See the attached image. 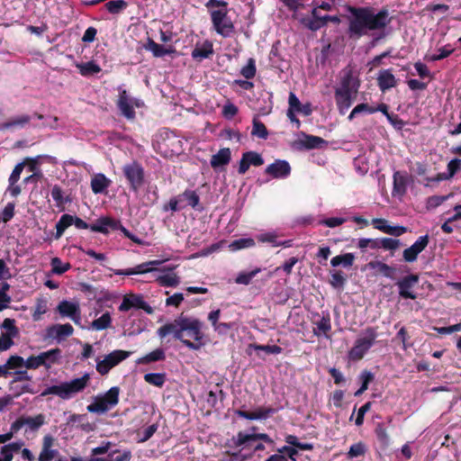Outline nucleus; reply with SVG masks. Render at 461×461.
Here are the masks:
<instances>
[{"mask_svg": "<svg viewBox=\"0 0 461 461\" xmlns=\"http://www.w3.org/2000/svg\"><path fill=\"white\" fill-rule=\"evenodd\" d=\"M157 282L158 283L159 285L164 287H176L179 285L180 278L176 274L172 273L159 276L157 278Z\"/></svg>", "mask_w": 461, "mask_h": 461, "instance_id": "obj_41", "label": "nucleus"}, {"mask_svg": "<svg viewBox=\"0 0 461 461\" xmlns=\"http://www.w3.org/2000/svg\"><path fill=\"white\" fill-rule=\"evenodd\" d=\"M42 366L46 369L52 367L58 362V350L50 349L41 353Z\"/></svg>", "mask_w": 461, "mask_h": 461, "instance_id": "obj_44", "label": "nucleus"}, {"mask_svg": "<svg viewBox=\"0 0 461 461\" xmlns=\"http://www.w3.org/2000/svg\"><path fill=\"white\" fill-rule=\"evenodd\" d=\"M23 447V442L17 441L5 445L0 449V456L5 461H12L14 455Z\"/></svg>", "mask_w": 461, "mask_h": 461, "instance_id": "obj_34", "label": "nucleus"}, {"mask_svg": "<svg viewBox=\"0 0 461 461\" xmlns=\"http://www.w3.org/2000/svg\"><path fill=\"white\" fill-rule=\"evenodd\" d=\"M73 215L65 213L59 218V237L63 234L66 229L73 225L74 223Z\"/></svg>", "mask_w": 461, "mask_h": 461, "instance_id": "obj_60", "label": "nucleus"}, {"mask_svg": "<svg viewBox=\"0 0 461 461\" xmlns=\"http://www.w3.org/2000/svg\"><path fill=\"white\" fill-rule=\"evenodd\" d=\"M366 446L362 442L353 444L348 452V457L354 458V457L364 456L366 453Z\"/></svg>", "mask_w": 461, "mask_h": 461, "instance_id": "obj_59", "label": "nucleus"}, {"mask_svg": "<svg viewBox=\"0 0 461 461\" xmlns=\"http://www.w3.org/2000/svg\"><path fill=\"white\" fill-rule=\"evenodd\" d=\"M419 282V276L416 274H410L400 279L396 285L399 289V295L403 299H416L417 294L411 291V288Z\"/></svg>", "mask_w": 461, "mask_h": 461, "instance_id": "obj_13", "label": "nucleus"}, {"mask_svg": "<svg viewBox=\"0 0 461 461\" xmlns=\"http://www.w3.org/2000/svg\"><path fill=\"white\" fill-rule=\"evenodd\" d=\"M304 140L301 141V144L306 149H313L321 147L326 141L318 136L303 134Z\"/></svg>", "mask_w": 461, "mask_h": 461, "instance_id": "obj_42", "label": "nucleus"}, {"mask_svg": "<svg viewBox=\"0 0 461 461\" xmlns=\"http://www.w3.org/2000/svg\"><path fill=\"white\" fill-rule=\"evenodd\" d=\"M261 272L260 267H257L249 272H241L235 278V283L239 285H248L251 283V280Z\"/></svg>", "mask_w": 461, "mask_h": 461, "instance_id": "obj_49", "label": "nucleus"}, {"mask_svg": "<svg viewBox=\"0 0 461 461\" xmlns=\"http://www.w3.org/2000/svg\"><path fill=\"white\" fill-rule=\"evenodd\" d=\"M159 264H160V261H158V260L148 261V262L137 265L136 267H131V268L115 270L114 274L118 275V276H131V275L146 274V273L151 272L154 269V267L158 266Z\"/></svg>", "mask_w": 461, "mask_h": 461, "instance_id": "obj_23", "label": "nucleus"}, {"mask_svg": "<svg viewBox=\"0 0 461 461\" xmlns=\"http://www.w3.org/2000/svg\"><path fill=\"white\" fill-rule=\"evenodd\" d=\"M256 72H257V68H256L255 59L252 58H249L247 65L241 68L240 74L246 79L250 80L256 76Z\"/></svg>", "mask_w": 461, "mask_h": 461, "instance_id": "obj_57", "label": "nucleus"}, {"mask_svg": "<svg viewBox=\"0 0 461 461\" xmlns=\"http://www.w3.org/2000/svg\"><path fill=\"white\" fill-rule=\"evenodd\" d=\"M179 200L185 199L187 201L188 205H190L194 209H197L200 197L197 193L194 190H185L181 194L178 195Z\"/></svg>", "mask_w": 461, "mask_h": 461, "instance_id": "obj_48", "label": "nucleus"}, {"mask_svg": "<svg viewBox=\"0 0 461 461\" xmlns=\"http://www.w3.org/2000/svg\"><path fill=\"white\" fill-rule=\"evenodd\" d=\"M348 12L347 33L350 39L358 40L370 32L384 31L392 23L386 7L381 8L377 13L370 6L348 5Z\"/></svg>", "mask_w": 461, "mask_h": 461, "instance_id": "obj_1", "label": "nucleus"}, {"mask_svg": "<svg viewBox=\"0 0 461 461\" xmlns=\"http://www.w3.org/2000/svg\"><path fill=\"white\" fill-rule=\"evenodd\" d=\"M375 379V375L368 370H363L359 375V380L361 381L360 388L366 391L369 384Z\"/></svg>", "mask_w": 461, "mask_h": 461, "instance_id": "obj_62", "label": "nucleus"}, {"mask_svg": "<svg viewBox=\"0 0 461 461\" xmlns=\"http://www.w3.org/2000/svg\"><path fill=\"white\" fill-rule=\"evenodd\" d=\"M372 224L375 229L379 230L380 231L399 237L407 232V228L404 226H390L388 225V221L383 218H375L372 220Z\"/></svg>", "mask_w": 461, "mask_h": 461, "instance_id": "obj_18", "label": "nucleus"}, {"mask_svg": "<svg viewBox=\"0 0 461 461\" xmlns=\"http://www.w3.org/2000/svg\"><path fill=\"white\" fill-rule=\"evenodd\" d=\"M429 241V235L420 236L418 240L409 248L405 249L402 252L403 260L407 263L415 262L420 253H421Z\"/></svg>", "mask_w": 461, "mask_h": 461, "instance_id": "obj_14", "label": "nucleus"}, {"mask_svg": "<svg viewBox=\"0 0 461 461\" xmlns=\"http://www.w3.org/2000/svg\"><path fill=\"white\" fill-rule=\"evenodd\" d=\"M1 327L5 330V333L4 334L10 336L12 339L15 338L19 333L18 329L15 326V321L14 319H5Z\"/></svg>", "mask_w": 461, "mask_h": 461, "instance_id": "obj_58", "label": "nucleus"}, {"mask_svg": "<svg viewBox=\"0 0 461 461\" xmlns=\"http://www.w3.org/2000/svg\"><path fill=\"white\" fill-rule=\"evenodd\" d=\"M76 68L83 77H91L98 74L102 69L95 61L77 63Z\"/></svg>", "mask_w": 461, "mask_h": 461, "instance_id": "obj_33", "label": "nucleus"}, {"mask_svg": "<svg viewBox=\"0 0 461 461\" xmlns=\"http://www.w3.org/2000/svg\"><path fill=\"white\" fill-rule=\"evenodd\" d=\"M461 169V159L453 158L447 164V176H454Z\"/></svg>", "mask_w": 461, "mask_h": 461, "instance_id": "obj_64", "label": "nucleus"}, {"mask_svg": "<svg viewBox=\"0 0 461 461\" xmlns=\"http://www.w3.org/2000/svg\"><path fill=\"white\" fill-rule=\"evenodd\" d=\"M230 149L229 148H222L216 154L212 156L210 164L213 169H216L220 167L227 166L230 162Z\"/></svg>", "mask_w": 461, "mask_h": 461, "instance_id": "obj_28", "label": "nucleus"}, {"mask_svg": "<svg viewBox=\"0 0 461 461\" xmlns=\"http://www.w3.org/2000/svg\"><path fill=\"white\" fill-rule=\"evenodd\" d=\"M131 354L130 351L113 350L106 355L103 360L96 362V371L102 375H107L113 367L129 357Z\"/></svg>", "mask_w": 461, "mask_h": 461, "instance_id": "obj_11", "label": "nucleus"}, {"mask_svg": "<svg viewBox=\"0 0 461 461\" xmlns=\"http://www.w3.org/2000/svg\"><path fill=\"white\" fill-rule=\"evenodd\" d=\"M54 438L50 436L44 437L42 450L40 454L38 461H50L54 457L55 451L51 448Z\"/></svg>", "mask_w": 461, "mask_h": 461, "instance_id": "obj_32", "label": "nucleus"}, {"mask_svg": "<svg viewBox=\"0 0 461 461\" xmlns=\"http://www.w3.org/2000/svg\"><path fill=\"white\" fill-rule=\"evenodd\" d=\"M144 380L149 384L162 387L166 382V375L164 373H148L144 375Z\"/></svg>", "mask_w": 461, "mask_h": 461, "instance_id": "obj_50", "label": "nucleus"}, {"mask_svg": "<svg viewBox=\"0 0 461 461\" xmlns=\"http://www.w3.org/2000/svg\"><path fill=\"white\" fill-rule=\"evenodd\" d=\"M112 318L109 312H104L101 317L91 322V328L95 330H103L110 327Z\"/></svg>", "mask_w": 461, "mask_h": 461, "instance_id": "obj_43", "label": "nucleus"}, {"mask_svg": "<svg viewBox=\"0 0 461 461\" xmlns=\"http://www.w3.org/2000/svg\"><path fill=\"white\" fill-rule=\"evenodd\" d=\"M264 164L263 157L256 151H247L242 154L239 163L238 173L244 175L250 166L260 167Z\"/></svg>", "mask_w": 461, "mask_h": 461, "instance_id": "obj_15", "label": "nucleus"}, {"mask_svg": "<svg viewBox=\"0 0 461 461\" xmlns=\"http://www.w3.org/2000/svg\"><path fill=\"white\" fill-rule=\"evenodd\" d=\"M203 323L192 317L184 316L183 318V339H190L192 343L199 345V349L203 345V339L204 334L203 332Z\"/></svg>", "mask_w": 461, "mask_h": 461, "instance_id": "obj_8", "label": "nucleus"}, {"mask_svg": "<svg viewBox=\"0 0 461 461\" xmlns=\"http://www.w3.org/2000/svg\"><path fill=\"white\" fill-rule=\"evenodd\" d=\"M36 115L29 116L26 114L17 115L10 118L5 122L0 124V131H14L22 129L27 125Z\"/></svg>", "mask_w": 461, "mask_h": 461, "instance_id": "obj_25", "label": "nucleus"}, {"mask_svg": "<svg viewBox=\"0 0 461 461\" xmlns=\"http://www.w3.org/2000/svg\"><path fill=\"white\" fill-rule=\"evenodd\" d=\"M393 193L398 194H404L407 189V178L406 176L399 171L394 172L393 176Z\"/></svg>", "mask_w": 461, "mask_h": 461, "instance_id": "obj_37", "label": "nucleus"}, {"mask_svg": "<svg viewBox=\"0 0 461 461\" xmlns=\"http://www.w3.org/2000/svg\"><path fill=\"white\" fill-rule=\"evenodd\" d=\"M276 410L272 407H259L256 409L254 411H247L243 410L235 411V414L237 416L250 420L267 419L268 416L274 414Z\"/></svg>", "mask_w": 461, "mask_h": 461, "instance_id": "obj_22", "label": "nucleus"}, {"mask_svg": "<svg viewBox=\"0 0 461 461\" xmlns=\"http://www.w3.org/2000/svg\"><path fill=\"white\" fill-rule=\"evenodd\" d=\"M265 173L273 178H285L291 174V167L286 160L276 159L267 167Z\"/></svg>", "mask_w": 461, "mask_h": 461, "instance_id": "obj_17", "label": "nucleus"}, {"mask_svg": "<svg viewBox=\"0 0 461 461\" xmlns=\"http://www.w3.org/2000/svg\"><path fill=\"white\" fill-rule=\"evenodd\" d=\"M377 86L382 93H385L389 89L395 87L398 85V80L392 72V69H381L378 72Z\"/></svg>", "mask_w": 461, "mask_h": 461, "instance_id": "obj_19", "label": "nucleus"}, {"mask_svg": "<svg viewBox=\"0 0 461 461\" xmlns=\"http://www.w3.org/2000/svg\"><path fill=\"white\" fill-rule=\"evenodd\" d=\"M59 316L69 318L74 323L79 325L81 321V311L77 303L62 301L59 303Z\"/></svg>", "mask_w": 461, "mask_h": 461, "instance_id": "obj_16", "label": "nucleus"}, {"mask_svg": "<svg viewBox=\"0 0 461 461\" xmlns=\"http://www.w3.org/2000/svg\"><path fill=\"white\" fill-rule=\"evenodd\" d=\"M360 113L372 114L375 113V110H373V106L369 105L366 103L358 104L353 108V110L348 116V120L351 122L357 115Z\"/></svg>", "mask_w": 461, "mask_h": 461, "instance_id": "obj_52", "label": "nucleus"}, {"mask_svg": "<svg viewBox=\"0 0 461 461\" xmlns=\"http://www.w3.org/2000/svg\"><path fill=\"white\" fill-rule=\"evenodd\" d=\"M122 171L130 190L138 193L145 184V170L142 165L137 160H132L123 165Z\"/></svg>", "mask_w": 461, "mask_h": 461, "instance_id": "obj_4", "label": "nucleus"}, {"mask_svg": "<svg viewBox=\"0 0 461 461\" xmlns=\"http://www.w3.org/2000/svg\"><path fill=\"white\" fill-rule=\"evenodd\" d=\"M144 49L151 51L155 58H161L167 55V48L155 42L151 38H148L147 42L144 44Z\"/></svg>", "mask_w": 461, "mask_h": 461, "instance_id": "obj_39", "label": "nucleus"}, {"mask_svg": "<svg viewBox=\"0 0 461 461\" xmlns=\"http://www.w3.org/2000/svg\"><path fill=\"white\" fill-rule=\"evenodd\" d=\"M166 354L162 348H157L149 354L140 357L136 362L139 365H147L151 362L162 361L165 360Z\"/></svg>", "mask_w": 461, "mask_h": 461, "instance_id": "obj_35", "label": "nucleus"}, {"mask_svg": "<svg viewBox=\"0 0 461 461\" xmlns=\"http://www.w3.org/2000/svg\"><path fill=\"white\" fill-rule=\"evenodd\" d=\"M378 245V239L361 238L357 241V247L361 249H364L366 248L377 249Z\"/></svg>", "mask_w": 461, "mask_h": 461, "instance_id": "obj_61", "label": "nucleus"}, {"mask_svg": "<svg viewBox=\"0 0 461 461\" xmlns=\"http://www.w3.org/2000/svg\"><path fill=\"white\" fill-rule=\"evenodd\" d=\"M288 104L296 113H302L305 116H309L312 112L311 104H302L298 97L293 92L289 94Z\"/></svg>", "mask_w": 461, "mask_h": 461, "instance_id": "obj_31", "label": "nucleus"}, {"mask_svg": "<svg viewBox=\"0 0 461 461\" xmlns=\"http://www.w3.org/2000/svg\"><path fill=\"white\" fill-rule=\"evenodd\" d=\"M355 256L353 253H345L332 258L330 265L334 267L342 265L344 267L348 268L353 266Z\"/></svg>", "mask_w": 461, "mask_h": 461, "instance_id": "obj_38", "label": "nucleus"}, {"mask_svg": "<svg viewBox=\"0 0 461 461\" xmlns=\"http://www.w3.org/2000/svg\"><path fill=\"white\" fill-rule=\"evenodd\" d=\"M211 21L215 32L224 37H230L235 32V26L228 16V8L210 11Z\"/></svg>", "mask_w": 461, "mask_h": 461, "instance_id": "obj_6", "label": "nucleus"}, {"mask_svg": "<svg viewBox=\"0 0 461 461\" xmlns=\"http://www.w3.org/2000/svg\"><path fill=\"white\" fill-rule=\"evenodd\" d=\"M120 388L111 387L104 395L96 396L94 402L86 407L91 413H104L119 402Z\"/></svg>", "mask_w": 461, "mask_h": 461, "instance_id": "obj_5", "label": "nucleus"}, {"mask_svg": "<svg viewBox=\"0 0 461 461\" xmlns=\"http://www.w3.org/2000/svg\"><path fill=\"white\" fill-rule=\"evenodd\" d=\"M334 98L339 113L341 115H344L347 113V111L350 108L354 100L356 99L355 97H352L348 95H343L340 92L336 91H334Z\"/></svg>", "mask_w": 461, "mask_h": 461, "instance_id": "obj_30", "label": "nucleus"}, {"mask_svg": "<svg viewBox=\"0 0 461 461\" xmlns=\"http://www.w3.org/2000/svg\"><path fill=\"white\" fill-rule=\"evenodd\" d=\"M367 267L371 269H377L384 276L394 278L395 268L381 261H370Z\"/></svg>", "mask_w": 461, "mask_h": 461, "instance_id": "obj_36", "label": "nucleus"}, {"mask_svg": "<svg viewBox=\"0 0 461 461\" xmlns=\"http://www.w3.org/2000/svg\"><path fill=\"white\" fill-rule=\"evenodd\" d=\"M26 360H24L22 357L19 356H12L6 362L8 370L9 369H17L16 374L23 375L25 372L21 371V368H26Z\"/></svg>", "mask_w": 461, "mask_h": 461, "instance_id": "obj_46", "label": "nucleus"}, {"mask_svg": "<svg viewBox=\"0 0 461 461\" xmlns=\"http://www.w3.org/2000/svg\"><path fill=\"white\" fill-rule=\"evenodd\" d=\"M119 221L111 217H100L96 221L90 225V230L93 232H99L103 234H108L110 230H118Z\"/></svg>", "mask_w": 461, "mask_h": 461, "instance_id": "obj_20", "label": "nucleus"}, {"mask_svg": "<svg viewBox=\"0 0 461 461\" xmlns=\"http://www.w3.org/2000/svg\"><path fill=\"white\" fill-rule=\"evenodd\" d=\"M128 6V3L124 0H112L105 3V9L112 14H120Z\"/></svg>", "mask_w": 461, "mask_h": 461, "instance_id": "obj_47", "label": "nucleus"}, {"mask_svg": "<svg viewBox=\"0 0 461 461\" xmlns=\"http://www.w3.org/2000/svg\"><path fill=\"white\" fill-rule=\"evenodd\" d=\"M339 86L350 88L353 90L352 92H358L360 80L353 75L352 69L344 70Z\"/></svg>", "mask_w": 461, "mask_h": 461, "instance_id": "obj_29", "label": "nucleus"}, {"mask_svg": "<svg viewBox=\"0 0 461 461\" xmlns=\"http://www.w3.org/2000/svg\"><path fill=\"white\" fill-rule=\"evenodd\" d=\"M49 310V302L46 298H39L36 302L33 313H32V319L33 321H40L42 319V316L48 312Z\"/></svg>", "mask_w": 461, "mask_h": 461, "instance_id": "obj_40", "label": "nucleus"}, {"mask_svg": "<svg viewBox=\"0 0 461 461\" xmlns=\"http://www.w3.org/2000/svg\"><path fill=\"white\" fill-rule=\"evenodd\" d=\"M112 181L103 173L95 174L91 178V189L95 194L106 193Z\"/></svg>", "mask_w": 461, "mask_h": 461, "instance_id": "obj_26", "label": "nucleus"}, {"mask_svg": "<svg viewBox=\"0 0 461 461\" xmlns=\"http://www.w3.org/2000/svg\"><path fill=\"white\" fill-rule=\"evenodd\" d=\"M365 337L358 338L354 346L348 351V358L351 361L361 360L366 352L375 344V339L377 338L376 329L374 327H368L364 331Z\"/></svg>", "mask_w": 461, "mask_h": 461, "instance_id": "obj_3", "label": "nucleus"}, {"mask_svg": "<svg viewBox=\"0 0 461 461\" xmlns=\"http://www.w3.org/2000/svg\"><path fill=\"white\" fill-rule=\"evenodd\" d=\"M90 375L85 374L79 378H75L69 382L59 383V399L69 400L81 393L87 386Z\"/></svg>", "mask_w": 461, "mask_h": 461, "instance_id": "obj_10", "label": "nucleus"}, {"mask_svg": "<svg viewBox=\"0 0 461 461\" xmlns=\"http://www.w3.org/2000/svg\"><path fill=\"white\" fill-rule=\"evenodd\" d=\"M257 427L253 426L250 428V432L246 431H239L235 436H232L230 438L227 439L225 443V447L233 449L231 454H230L235 459H247L249 456H244L241 454L243 449H249V447H252L253 443H256L258 440H263L266 443L273 444L274 440L267 435V433H256Z\"/></svg>", "mask_w": 461, "mask_h": 461, "instance_id": "obj_2", "label": "nucleus"}, {"mask_svg": "<svg viewBox=\"0 0 461 461\" xmlns=\"http://www.w3.org/2000/svg\"><path fill=\"white\" fill-rule=\"evenodd\" d=\"M277 452L281 453L282 455L285 454L287 456V459L289 458L291 461H296V456L298 455V450L296 447L283 446L277 449Z\"/></svg>", "mask_w": 461, "mask_h": 461, "instance_id": "obj_63", "label": "nucleus"}, {"mask_svg": "<svg viewBox=\"0 0 461 461\" xmlns=\"http://www.w3.org/2000/svg\"><path fill=\"white\" fill-rule=\"evenodd\" d=\"M183 318L184 316L180 315L174 321L162 325L158 328L157 333L160 338L172 334L176 339L180 340L189 349L198 350L199 345L192 343L190 339H183V330L181 329L183 327Z\"/></svg>", "mask_w": 461, "mask_h": 461, "instance_id": "obj_7", "label": "nucleus"}, {"mask_svg": "<svg viewBox=\"0 0 461 461\" xmlns=\"http://www.w3.org/2000/svg\"><path fill=\"white\" fill-rule=\"evenodd\" d=\"M375 432L380 444L383 445L384 447H387L390 438L385 426L383 423H377Z\"/></svg>", "mask_w": 461, "mask_h": 461, "instance_id": "obj_56", "label": "nucleus"}, {"mask_svg": "<svg viewBox=\"0 0 461 461\" xmlns=\"http://www.w3.org/2000/svg\"><path fill=\"white\" fill-rule=\"evenodd\" d=\"M214 53L213 44L212 41L206 40L203 44H196L192 50L191 56L195 61H202L205 59L211 58Z\"/></svg>", "mask_w": 461, "mask_h": 461, "instance_id": "obj_24", "label": "nucleus"}, {"mask_svg": "<svg viewBox=\"0 0 461 461\" xmlns=\"http://www.w3.org/2000/svg\"><path fill=\"white\" fill-rule=\"evenodd\" d=\"M44 423V417L41 414L35 417H21L12 425L13 431H18L23 426H28L32 430L39 429Z\"/></svg>", "mask_w": 461, "mask_h": 461, "instance_id": "obj_21", "label": "nucleus"}, {"mask_svg": "<svg viewBox=\"0 0 461 461\" xmlns=\"http://www.w3.org/2000/svg\"><path fill=\"white\" fill-rule=\"evenodd\" d=\"M300 23L305 28L312 32H316L324 27V23H322L321 18H310V16H304L300 19Z\"/></svg>", "mask_w": 461, "mask_h": 461, "instance_id": "obj_45", "label": "nucleus"}, {"mask_svg": "<svg viewBox=\"0 0 461 461\" xmlns=\"http://www.w3.org/2000/svg\"><path fill=\"white\" fill-rule=\"evenodd\" d=\"M251 134L263 140H267L268 137V131L267 127L262 122H260L257 118L253 119V128Z\"/></svg>", "mask_w": 461, "mask_h": 461, "instance_id": "obj_53", "label": "nucleus"}, {"mask_svg": "<svg viewBox=\"0 0 461 461\" xmlns=\"http://www.w3.org/2000/svg\"><path fill=\"white\" fill-rule=\"evenodd\" d=\"M255 245V240L251 238H241L235 240L230 242L229 248L231 251H237L240 249H247L253 247Z\"/></svg>", "mask_w": 461, "mask_h": 461, "instance_id": "obj_51", "label": "nucleus"}, {"mask_svg": "<svg viewBox=\"0 0 461 461\" xmlns=\"http://www.w3.org/2000/svg\"><path fill=\"white\" fill-rule=\"evenodd\" d=\"M313 333L317 337L325 335L328 337V333L331 330L330 315L329 312H323L322 316L318 321H313Z\"/></svg>", "mask_w": 461, "mask_h": 461, "instance_id": "obj_27", "label": "nucleus"}, {"mask_svg": "<svg viewBox=\"0 0 461 461\" xmlns=\"http://www.w3.org/2000/svg\"><path fill=\"white\" fill-rule=\"evenodd\" d=\"M378 249H384L385 250H396L400 245L401 242L399 240L392 239V238H381L378 239Z\"/></svg>", "mask_w": 461, "mask_h": 461, "instance_id": "obj_55", "label": "nucleus"}, {"mask_svg": "<svg viewBox=\"0 0 461 461\" xmlns=\"http://www.w3.org/2000/svg\"><path fill=\"white\" fill-rule=\"evenodd\" d=\"M120 312H128L131 309L143 310L148 314L153 313V308L143 300V295L139 294H127L123 296L119 306Z\"/></svg>", "mask_w": 461, "mask_h": 461, "instance_id": "obj_12", "label": "nucleus"}, {"mask_svg": "<svg viewBox=\"0 0 461 461\" xmlns=\"http://www.w3.org/2000/svg\"><path fill=\"white\" fill-rule=\"evenodd\" d=\"M116 105L121 114L129 121H133L136 118L134 108H140L144 105L143 101L131 97L128 92L123 89L120 90Z\"/></svg>", "mask_w": 461, "mask_h": 461, "instance_id": "obj_9", "label": "nucleus"}, {"mask_svg": "<svg viewBox=\"0 0 461 461\" xmlns=\"http://www.w3.org/2000/svg\"><path fill=\"white\" fill-rule=\"evenodd\" d=\"M347 278L342 271H335L331 273L330 285L336 289H342L345 286Z\"/></svg>", "mask_w": 461, "mask_h": 461, "instance_id": "obj_54", "label": "nucleus"}]
</instances>
